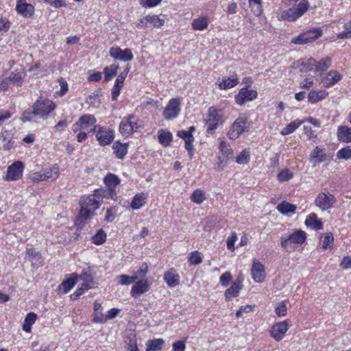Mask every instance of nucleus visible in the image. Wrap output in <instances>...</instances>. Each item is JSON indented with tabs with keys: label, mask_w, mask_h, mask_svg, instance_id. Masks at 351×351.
Here are the masks:
<instances>
[{
	"label": "nucleus",
	"mask_w": 351,
	"mask_h": 351,
	"mask_svg": "<svg viewBox=\"0 0 351 351\" xmlns=\"http://www.w3.org/2000/svg\"><path fill=\"white\" fill-rule=\"evenodd\" d=\"M79 124L81 129H86L88 127L94 125L97 119L93 114H84L80 117Z\"/></svg>",
	"instance_id": "33"
},
{
	"label": "nucleus",
	"mask_w": 351,
	"mask_h": 351,
	"mask_svg": "<svg viewBox=\"0 0 351 351\" xmlns=\"http://www.w3.org/2000/svg\"><path fill=\"white\" fill-rule=\"evenodd\" d=\"M303 123H304V121H291L290 123H289L285 128H284L281 130L280 134L282 136H286V135L290 134L293 133L298 128H299Z\"/></svg>",
	"instance_id": "41"
},
{
	"label": "nucleus",
	"mask_w": 351,
	"mask_h": 351,
	"mask_svg": "<svg viewBox=\"0 0 351 351\" xmlns=\"http://www.w3.org/2000/svg\"><path fill=\"white\" fill-rule=\"evenodd\" d=\"M16 12L24 17H31L34 13V7L26 2V0H18L16 5Z\"/></svg>",
	"instance_id": "17"
},
{
	"label": "nucleus",
	"mask_w": 351,
	"mask_h": 351,
	"mask_svg": "<svg viewBox=\"0 0 351 351\" xmlns=\"http://www.w3.org/2000/svg\"><path fill=\"white\" fill-rule=\"evenodd\" d=\"M106 233L103 229H99L97 232L92 237V241L95 245H101L106 240Z\"/></svg>",
	"instance_id": "48"
},
{
	"label": "nucleus",
	"mask_w": 351,
	"mask_h": 351,
	"mask_svg": "<svg viewBox=\"0 0 351 351\" xmlns=\"http://www.w3.org/2000/svg\"><path fill=\"white\" fill-rule=\"evenodd\" d=\"M191 199L194 203L200 204L206 199V193L200 189H195L191 196Z\"/></svg>",
	"instance_id": "46"
},
{
	"label": "nucleus",
	"mask_w": 351,
	"mask_h": 351,
	"mask_svg": "<svg viewBox=\"0 0 351 351\" xmlns=\"http://www.w3.org/2000/svg\"><path fill=\"white\" fill-rule=\"evenodd\" d=\"M94 197H95L99 200L100 199L106 198V199H112L116 200L117 198V195L115 190H110L109 189H98L94 191Z\"/></svg>",
	"instance_id": "21"
},
{
	"label": "nucleus",
	"mask_w": 351,
	"mask_h": 351,
	"mask_svg": "<svg viewBox=\"0 0 351 351\" xmlns=\"http://www.w3.org/2000/svg\"><path fill=\"white\" fill-rule=\"evenodd\" d=\"M237 239V234L235 232H232L231 235L227 239V247L230 251L234 250V243Z\"/></svg>",
	"instance_id": "60"
},
{
	"label": "nucleus",
	"mask_w": 351,
	"mask_h": 351,
	"mask_svg": "<svg viewBox=\"0 0 351 351\" xmlns=\"http://www.w3.org/2000/svg\"><path fill=\"white\" fill-rule=\"evenodd\" d=\"M80 203L94 212L101 206V200L94 197V195L84 197Z\"/></svg>",
	"instance_id": "27"
},
{
	"label": "nucleus",
	"mask_w": 351,
	"mask_h": 351,
	"mask_svg": "<svg viewBox=\"0 0 351 351\" xmlns=\"http://www.w3.org/2000/svg\"><path fill=\"white\" fill-rule=\"evenodd\" d=\"M334 237L331 232H327L321 237L322 247L325 250L332 249L333 247Z\"/></svg>",
	"instance_id": "44"
},
{
	"label": "nucleus",
	"mask_w": 351,
	"mask_h": 351,
	"mask_svg": "<svg viewBox=\"0 0 351 351\" xmlns=\"http://www.w3.org/2000/svg\"><path fill=\"white\" fill-rule=\"evenodd\" d=\"M241 289L242 287L239 286V282H234L232 286L225 291L226 300H230L232 297L238 296Z\"/></svg>",
	"instance_id": "35"
},
{
	"label": "nucleus",
	"mask_w": 351,
	"mask_h": 351,
	"mask_svg": "<svg viewBox=\"0 0 351 351\" xmlns=\"http://www.w3.org/2000/svg\"><path fill=\"white\" fill-rule=\"evenodd\" d=\"M337 158L338 159L350 160L351 159V148L350 146H346L339 149L337 153Z\"/></svg>",
	"instance_id": "50"
},
{
	"label": "nucleus",
	"mask_w": 351,
	"mask_h": 351,
	"mask_svg": "<svg viewBox=\"0 0 351 351\" xmlns=\"http://www.w3.org/2000/svg\"><path fill=\"white\" fill-rule=\"evenodd\" d=\"M35 116H37V114L34 112V109L32 108V110H25L22 113L21 121L23 122L31 121Z\"/></svg>",
	"instance_id": "57"
},
{
	"label": "nucleus",
	"mask_w": 351,
	"mask_h": 351,
	"mask_svg": "<svg viewBox=\"0 0 351 351\" xmlns=\"http://www.w3.org/2000/svg\"><path fill=\"white\" fill-rule=\"evenodd\" d=\"M129 67H127L116 79L114 85L112 90V99L116 101L120 94L121 88L123 87L124 80L129 72Z\"/></svg>",
	"instance_id": "15"
},
{
	"label": "nucleus",
	"mask_w": 351,
	"mask_h": 351,
	"mask_svg": "<svg viewBox=\"0 0 351 351\" xmlns=\"http://www.w3.org/2000/svg\"><path fill=\"white\" fill-rule=\"evenodd\" d=\"M109 53L114 59L124 62L131 61L133 59V54L130 49L122 50L120 47H112L110 49Z\"/></svg>",
	"instance_id": "13"
},
{
	"label": "nucleus",
	"mask_w": 351,
	"mask_h": 351,
	"mask_svg": "<svg viewBox=\"0 0 351 351\" xmlns=\"http://www.w3.org/2000/svg\"><path fill=\"white\" fill-rule=\"evenodd\" d=\"M222 114L216 108L210 107L206 119V131L208 134H213L219 124L223 123Z\"/></svg>",
	"instance_id": "3"
},
{
	"label": "nucleus",
	"mask_w": 351,
	"mask_h": 351,
	"mask_svg": "<svg viewBox=\"0 0 351 351\" xmlns=\"http://www.w3.org/2000/svg\"><path fill=\"white\" fill-rule=\"evenodd\" d=\"M219 149L222 154L225 156L227 158L229 159L232 158V149L230 145L226 143L225 141H221L219 145Z\"/></svg>",
	"instance_id": "53"
},
{
	"label": "nucleus",
	"mask_w": 351,
	"mask_h": 351,
	"mask_svg": "<svg viewBox=\"0 0 351 351\" xmlns=\"http://www.w3.org/2000/svg\"><path fill=\"white\" fill-rule=\"evenodd\" d=\"M322 35V32L320 29H311L293 38L291 40V43L295 45H304L317 40L321 37Z\"/></svg>",
	"instance_id": "6"
},
{
	"label": "nucleus",
	"mask_w": 351,
	"mask_h": 351,
	"mask_svg": "<svg viewBox=\"0 0 351 351\" xmlns=\"http://www.w3.org/2000/svg\"><path fill=\"white\" fill-rule=\"evenodd\" d=\"M117 278L119 279V280L118 281V284L121 285H128L137 280V277L134 276H130L125 274L118 276Z\"/></svg>",
	"instance_id": "49"
},
{
	"label": "nucleus",
	"mask_w": 351,
	"mask_h": 351,
	"mask_svg": "<svg viewBox=\"0 0 351 351\" xmlns=\"http://www.w3.org/2000/svg\"><path fill=\"white\" fill-rule=\"evenodd\" d=\"M165 341L162 339H154L149 340L147 343V351H158L160 350L162 348Z\"/></svg>",
	"instance_id": "42"
},
{
	"label": "nucleus",
	"mask_w": 351,
	"mask_h": 351,
	"mask_svg": "<svg viewBox=\"0 0 351 351\" xmlns=\"http://www.w3.org/2000/svg\"><path fill=\"white\" fill-rule=\"evenodd\" d=\"M90 287L88 283H83L80 287L71 295L70 298L72 300H75L80 298L86 291L89 289Z\"/></svg>",
	"instance_id": "52"
},
{
	"label": "nucleus",
	"mask_w": 351,
	"mask_h": 351,
	"mask_svg": "<svg viewBox=\"0 0 351 351\" xmlns=\"http://www.w3.org/2000/svg\"><path fill=\"white\" fill-rule=\"evenodd\" d=\"M189 261L191 265H199L202 262V258L200 253L198 252H193L191 254L189 257Z\"/></svg>",
	"instance_id": "58"
},
{
	"label": "nucleus",
	"mask_w": 351,
	"mask_h": 351,
	"mask_svg": "<svg viewBox=\"0 0 351 351\" xmlns=\"http://www.w3.org/2000/svg\"><path fill=\"white\" fill-rule=\"evenodd\" d=\"M316 60L312 58L308 59H301L295 62V66L301 72H307L315 69Z\"/></svg>",
	"instance_id": "19"
},
{
	"label": "nucleus",
	"mask_w": 351,
	"mask_h": 351,
	"mask_svg": "<svg viewBox=\"0 0 351 351\" xmlns=\"http://www.w3.org/2000/svg\"><path fill=\"white\" fill-rule=\"evenodd\" d=\"M309 8V3L307 0H302L296 6L282 11L280 19L287 21H295L305 12Z\"/></svg>",
	"instance_id": "2"
},
{
	"label": "nucleus",
	"mask_w": 351,
	"mask_h": 351,
	"mask_svg": "<svg viewBox=\"0 0 351 351\" xmlns=\"http://www.w3.org/2000/svg\"><path fill=\"white\" fill-rule=\"evenodd\" d=\"M341 78V75L337 71H330L325 80V84L327 87L332 86L339 82Z\"/></svg>",
	"instance_id": "39"
},
{
	"label": "nucleus",
	"mask_w": 351,
	"mask_h": 351,
	"mask_svg": "<svg viewBox=\"0 0 351 351\" xmlns=\"http://www.w3.org/2000/svg\"><path fill=\"white\" fill-rule=\"evenodd\" d=\"M118 69V65H111L110 66L105 67L104 69V81L108 82L117 75Z\"/></svg>",
	"instance_id": "47"
},
{
	"label": "nucleus",
	"mask_w": 351,
	"mask_h": 351,
	"mask_svg": "<svg viewBox=\"0 0 351 351\" xmlns=\"http://www.w3.org/2000/svg\"><path fill=\"white\" fill-rule=\"evenodd\" d=\"M37 318L38 316L35 313L30 312L27 313L23 324V330L26 332H31L32 326L36 322Z\"/></svg>",
	"instance_id": "31"
},
{
	"label": "nucleus",
	"mask_w": 351,
	"mask_h": 351,
	"mask_svg": "<svg viewBox=\"0 0 351 351\" xmlns=\"http://www.w3.org/2000/svg\"><path fill=\"white\" fill-rule=\"evenodd\" d=\"M162 0H140V4L145 8H153L159 5Z\"/></svg>",
	"instance_id": "62"
},
{
	"label": "nucleus",
	"mask_w": 351,
	"mask_h": 351,
	"mask_svg": "<svg viewBox=\"0 0 351 351\" xmlns=\"http://www.w3.org/2000/svg\"><path fill=\"white\" fill-rule=\"evenodd\" d=\"M238 83L239 79L237 75H233L231 77H223L218 85L220 89L226 90L234 87Z\"/></svg>",
	"instance_id": "25"
},
{
	"label": "nucleus",
	"mask_w": 351,
	"mask_h": 351,
	"mask_svg": "<svg viewBox=\"0 0 351 351\" xmlns=\"http://www.w3.org/2000/svg\"><path fill=\"white\" fill-rule=\"evenodd\" d=\"M8 78L9 79L11 84L19 86H21L23 77L21 73L12 72Z\"/></svg>",
	"instance_id": "54"
},
{
	"label": "nucleus",
	"mask_w": 351,
	"mask_h": 351,
	"mask_svg": "<svg viewBox=\"0 0 351 351\" xmlns=\"http://www.w3.org/2000/svg\"><path fill=\"white\" fill-rule=\"evenodd\" d=\"M287 306L284 302L278 304L275 309V312L278 317L285 316L287 315Z\"/></svg>",
	"instance_id": "64"
},
{
	"label": "nucleus",
	"mask_w": 351,
	"mask_h": 351,
	"mask_svg": "<svg viewBox=\"0 0 351 351\" xmlns=\"http://www.w3.org/2000/svg\"><path fill=\"white\" fill-rule=\"evenodd\" d=\"M337 136L341 141L351 142V128L347 126H339L337 130Z\"/></svg>",
	"instance_id": "32"
},
{
	"label": "nucleus",
	"mask_w": 351,
	"mask_h": 351,
	"mask_svg": "<svg viewBox=\"0 0 351 351\" xmlns=\"http://www.w3.org/2000/svg\"><path fill=\"white\" fill-rule=\"evenodd\" d=\"M164 280L171 287L177 286L180 282V276L171 269L164 274Z\"/></svg>",
	"instance_id": "23"
},
{
	"label": "nucleus",
	"mask_w": 351,
	"mask_h": 351,
	"mask_svg": "<svg viewBox=\"0 0 351 351\" xmlns=\"http://www.w3.org/2000/svg\"><path fill=\"white\" fill-rule=\"evenodd\" d=\"M335 202V197L330 193H320L317 196L315 204L322 210H326L332 208Z\"/></svg>",
	"instance_id": "11"
},
{
	"label": "nucleus",
	"mask_w": 351,
	"mask_h": 351,
	"mask_svg": "<svg viewBox=\"0 0 351 351\" xmlns=\"http://www.w3.org/2000/svg\"><path fill=\"white\" fill-rule=\"evenodd\" d=\"M327 93L325 90H311L308 95V101L314 104L326 98Z\"/></svg>",
	"instance_id": "37"
},
{
	"label": "nucleus",
	"mask_w": 351,
	"mask_h": 351,
	"mask_svg": "<svg viewBox=\"0 0 351 351\" xmlns=\"http://www.w3.org/2000/svg\"><path fill=\"white\" fill-rule=\"evenodd\" d=\"M289 319L274 324L270 330V335L277 341L282 339L289 328L291 326Z\"/></svg>",
	"instance_id": "8"
},
{
	"label": "nucleus",
	"mask_w": 351,
	"mask_h": 351,
	"mask_svg": "<svg viewBox=\"0 0 351 351\" xmlns=\"http://www.w3.org/2000/svg\"><path fill=\"white\" fill-rule=\"evenodd\" d=\"M96 138L101 146L110 145L114 138L112 130L104 128H99L96 133Z\"/></svg>",
	"instance_id": "14"
},
{
	"label": "nucleus",
	"mask_w": 351,
	"mask_h": 351,
	"mask_svg": "<svg viewBox=\"0 0 351 351\" xmlns=\"http://www.w3.org/2000/svg\"><path fill=\"white\" fill-rule=\"evenodd\" d=\"M158 138L161 145L167 146L171 142L173 136L170 132L160 130L158 131Z\"/></svg>",
	"instance_id": "38"
},
{
	"label": "nucleus",
	"mask_w": 351,
	"mask_h": 351,
	"mask_svg": "<svg viewBox=\"0 0 351 351\" xmlns=\"http://www.w3.org/2000/svg\"><path fill=\"white\" fill-rule=\"evenodd\" d=\"M305 224L306 226L316 230H322L323 228L322 222L317 219V217L315 213H311L306 217Z\"/></svg>",
	"instance_id": "29"
},
{
	"label": "nucleus",
	"mask_w": 351,
	"mask_h": 351,
	"mask_svg": "<svg viewBox=\"0 0 351 351\" xmlns=\"http://www.w3.org/2000/svg\"><path fill=\"white\" fill-rule=\"evenodd\" d=\"M232 275L230 272L226 271L220 276V283L223 287H228L232 280Z\"/></svg>",
	"instance_id": "61"
},
{
	"label": "nucleus",
	"mask_w": 351,
	"mask_h": 351,
	"mask_svg": "<svg viewBox=\"0 0 351 351\" xmlns=\"http://www.w3.org/2000/svg\"><path fill=\"white\" fill-rule=\"evenodd\" d=\"M104 182L108 189L115 190L116 187L120 184V178L112 173H108L104 178Z\"/></svg>",
	"instance_id": "28"
},
{
	"label": "nucleus",
	"mask_w": 351,
	"mask_h": 351,
	"mask_svg": "<svg viewBox=\"0 0 351 351\" xmlns=\"http://www.w3.org/2000/svg\"><path fill=\"white\" fill-rule=\"evenodd\" d=\"M208 18L207 16H202L194 19L192 23V27L195 30H204L208 27Z\"/></svg>",
	"instance_id": "36"
},
{
	"label": "nucleus",
	"mask_w": 351,
	"mask_h": 351,
	"mask_svg": "<svg viewBox=\"0 0 351 351\" xmlns=\"http://www.w3.org/2000/svg\"><path fill=\"white\" fill-rule=\"evenodd\" d=\"M306 239V232L302 230H297L287 237H281L280 239V245L284 249H287V251H289V247L293 250L294 247L291 246V244L302 245L305 242Z\"/></svg>",
	"instance_id": "4"
},
{
	"label": "nucleus",
	"mask_w": 351,
	"mask_h": 351,
	"mask_svg": "<svg viewBox=\"0 0 351 351\" xmlns=\"http://www.w3.org/2000/svg\"><path fill=\"white\" fill-rule=\"evenodd\" d=\"M148 268L149 267H148V265L147 263H143L141 265L140 268L136 271V275H134V276L137 277V280L138 278H145L148 271Z\"/></svg>",
	"instance_id": "63"
},
{
	"label": "nucleus",
	"mask_w": 351,
	"mask_h": 351,
	"mask_svg": "<svg viewBox=\"0 0 351 351\" xmlns=\"http://www.w3.org/2000/svg\"><path fill=\"white\" fill-rule=\"evenodd\" d=\"M277 210L282 214L293 213L295 211L296 206L289 202H282L277 206Z\"/></svg>",
	"instance_id": "45"
},
{
	"label": "nucleus",
	"mask_w": 351,
	"mask_h": 351,
	"mask_svg": "<svg viewBox=\"0 0 351 351\" xmlns=\"http://www.w3.org/2000/svg\"><path fill=\"white\" fill-rule=\"evenodd\" d=\"M180 112V101L177 98L169 100L163 111V116L165 119L171 120L176 118Z\"/></svg>",
	"instance_id": "10"
},
{
	"label": "nucleus",
	"mask_w": 351,
	"mask_h": 351,
	"mask_svg": "<svg viewBox=\"0 0 351 351\" xmlns=\"http://www.w3.org/2000/svg\"><path fill=\"white\" fill-rule=\"evenodd\" d=\"M326 160V155L324 153L323 149L317 146L311 152L310 155V162L314 165L321 163Z\"/></svg>",
	"instance_id": "22"
},
{
	"label": "nucleus",
	"mask_w": 351,
	"mask_h": 351,
	"mask_svg": "<svg viewBox=\"0 0 351 351\" xmlns=\"http://www.w3.org/2000/svg\"><path fill=\"white\" fill-rule=\"evenodd\" d=\"M43 171L45 180H55L58 178L60 174L59 169L57 165H53L52 167L49 169H45Z\"/></svg>",
	"instance_id": "40"
},
{
	"label": "nucleus",
	"mask_w": 351,
	"mask_h": 351,
	"mask_svg": "<svg viewBox=\"0 0 351 351\" xmlns=\"http://www.w3.org/2000/svg\"><path fill=\"white\" fill-rule=\"evenodd\" d=\"M94 323L103 324L107 321L106 315H104L101 311L94 312L93 318L92 319Z\"/></svg>",
	"instance_id": "59"
},
{
	"label": "nucleus",
	"mask_w": 351,
	"mask_h": 351,
	"mask_svg": "<svg viewBox=\"0 0 351 351\" xmlns=\"http://www.w3.org/2000/svg\"><path fill=\"white\" fill-rule=\"evenodd\" d=\"M112 149L116 157L122 160L128 154V145L127 143H121L119 141H116L113 144Z\"/></svg>",
	"instance_id": "24"
},
{
	"label": "nucleus",
	"mask_w": 351,
	"mask_h": 351,
	"mask_svg": "<svg viewBox=\"0 0 351 351\" xmlns=\"http://www.w3.org/2000/svg\"><path fill=\"white\" fill-rule=\"evenodd\" d=\"M32 108L34 109V112H36L37 116L45 119L55 110L56 104L52 101L47 99H38L33 104Z\"/></svg>",
	"instance_id": "5"
},
{
	"label": "nucleus",
	"mask_w": 351,
	"mask_h": 351,
	"mask_svg": "<svg viewBox=\"0 0 351 351\" xmlns=\"http://www.w3.org/2000/svg\"><path fill=\"white\" fill-rule=\"evenodd\" d=\"M150 287V285L147 280H140L137 281L132 287L130 293L132 296L136 297L139 294L147 292Z\"/></svg>",
	"instance_id": "18"
},
{
	"label": "nucleus",
	"mask_w": 351,
	"mask_h": 351,
	"mask_svg": "<svg viewBox=\"0 0 351 351\" xmlns=\"http://www.w3.org/2000/svg\"><path fill=\"white\" fill-rule=\"evenodd\" d=\"M145 21L147 22V27L160 28L165 25V20L160 19L158 15H146Z\"/></svg>",
	"instance_id": "26"
},
{
	"label": "nucleus",
	"mask_w": 351,
	"mask_h": 351,
	"mask_svg": "<svg viewBox=\"0 0 351 351\" xmlns=\"http://www.w3.org/2000/svg\"><path fill=\"white\" fill-rule=\"evenodd\" d=\"M257 97V92L247 88H242L235 95V101L237 104L243 106L247 101H252Z\"/></svg>",
	"instance_id": "12"
},
{
	"label": "nucleus",
	"mask_w": 351,
	"mask_h": 351,
	"mask_svg": "<svg viewBox=\"0 0 351 351\" xmlns=\"http://www.w3.org/2000/svg\"><path fill=\"white\" fill-rule=\"evenodd\" d=\"M331 62V58L329 57L324 58L318 62H316L315 71L324 72L326 71L330 66Z\"/></svg>",
	"instance_id": "43"
},
{
	"label": "nucleus",
	"mask_w": 351,
	"mask_h": 351,
	"mask_svg": "<svg viewBox=\"0 0 351 351\" xmlns=\"http://www.w3.org/2000/svg\"><path fill=\"white\" fill-rule=\"evenodd\" d=\"M138 128L139 125L136 122L135 117L130 115L122 119L119 125V131L123 136H129L134 131H136Z\"/></svg>",
	"instance_id": "7"
},
{
	"label": "nucleus",
	"mask_w": 351,
	"mask_h": 351,
	"mask_svg": "<svg viewBox=\"0 0 351 351\" xmlns=\"http://www.w3.org/2000/svg\"><path fill=\"white\" fill-rule=\"evenodd\" d=\"M245 114H240L231 125L228 136L230 139L236 140L239 136L250 130V124Z\"/></svg>",
	"instance_id": "1"
},
{
	"label": "nucleus",
	"mask_w": 351,
	"mask_h": 351,
	"mask_svg": "<svg viewBox=\"0 0 351 351\" xmlns=\"http://www.w3.org/2000/svg\"><path fill=\"white\" fill-rule=\"evenodd\" d=\"M24 165L21 161H15L8 167L7 173L4 178L7 181H16L19 180L23 175Z\"/></svg>",
	"instance_id": "9"
},
{
	"label": "nucleus",
	"mask_w": 351,
	"mask_h": 351,
	"mask_svg": "<svg viewBox=\"0 0 351 351\" xmlns=\"http://www.w3.org/2000/svg\"><path fill=\"white\" fill-rule=\"evenodd\" d=\"M147 198L148 195L147 193H140L136 194L130 203V207L133 210L141 208L146 204Z\"/></svg>",
	"instance_id": "20"
},
{
	"label": "nucleus",
	"mask_w": 351,
	"mask_h": 351,
	"mask_svg": "<svg viewBox=\"0 0 351 351\" xmlns=\"http://www.w3.org/2000/svg\"><path fill=\"white\" fill-rule=\"evenodd\" d=\"M80 206L81 208L77 221H79L80 223H83L86 220H87L88 219L94 215V211L86 207L81 203Z\"/></svg>",
	"instance_id": "34"
},
{
	"label": "nucleus",
	"mask_w": 351,
	"mask_h": 351,
	"mask_svg": "<svg viewBox=\"0 0 351 351\" xmlns=\"http://www.w3.org/2000/svg\"><path fill=\"white\" fill-rule=\"evenodd\" d=\"M250 154L247 149L243 150L236 158L238 164H247L250 161Z\"/></svg>",
	"instance_id": "55"
},
{
	"label": "nucleus",
	"mask_w": 351,
	"mask_h": 351,
	"mask_svg": "<svg viewBox=\"0 0 351 351\" xmlns=\"http://www.w3.org/2000/svg\"><path fill=\"white\" fill-rule=\"evenodd\" d=\"M345 31L337 34L338 39H344L351 38V20L344 24Z\"/></svg>",
	"instance_id": "56"
},
{
	"label": "nucleus",
	"mask_w": 351,
	"mask_h": 351,
	"mask_svg": "<svg viewBox=\"0 0 351 351\" xmlns=\"http://www.w3.org/2000/svg\"><path fill=\"white\" fill-rule=\"evenodd\" d=\"M251 272L252 278L256 282H262L265 280V267L261 262L258 261H254L253 262Z\"/></svg>",
	"instance_id": "16"
},
{
	"label": "nucleus",
	"mask_w": 351,
	"mask_h": 351,
	"mask_svg": "<svg viewBox=\"0 0 351 351\" xmlns=\"http://www.w3.org/2000/svg\"><path fill=\"white\" fill-rule=\"evenodd\" d=\"M277 177L278 181L284 182L292 179L293 174L289 169H284L278 174Z\"/></svg>",
	"instance_id": "51"
},
{
	"label": "nucleus",
	"mask_w": 351,
	"mask_h": 351,
	"mask_svg": "<svg viewBox=\"0 0 351 351\" xmlns=\"http://www.w3.org/2000/svg\"><path fill=\"white\" fill-rule=\"evenodd\" d=\"M77 281V275L76 274H71L70 277L64 280L59 286L60 289H63L64 293H66L70 291Z\"/></svg>",
	"instance_id": "30"
}]
</instances>
